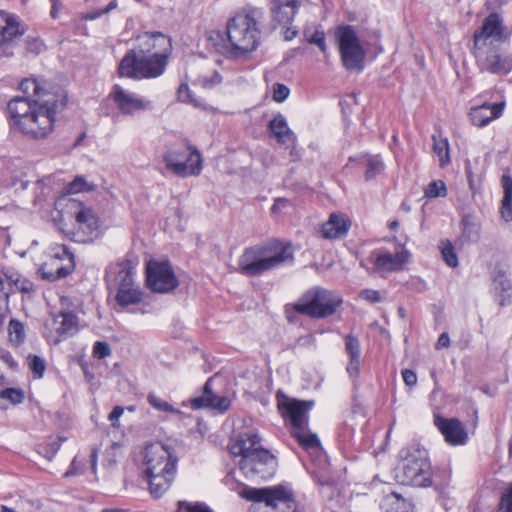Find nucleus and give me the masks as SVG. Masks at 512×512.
<instances>
[{
    "mask_svg": "<svg viewBox=\"0 0 512 512\" xmlns=\"http://www.w3.org/2000/svg\"><path fill=\"white\" fill-rule=\"evenodd\" d=\"M313 400L288 399L279 403L278 408L282 417L289 421L291 431L308 427L309 411L313 408Z\"/></svg>",
    "mask_w": 512,
    "mask_h": 512,
    "instance_id": "obj_18",
    "label": "nucleus"
},
{
    "mask_svg": "<svg viewBox=\"0 0 512 512\" xmlns=\"http://www.w3.org/2000/svg\"><path fill=\"white\" fill-rule=\"evenodd\" d=\"M293 261L291 243L271 239L245 248L238 259V272L247 277H257Z\"/></svg>",
    "mask_w": 512,
    "mask_h": 512,
    "instance_id": "obj_2",
    "label": "nucleus"
},
{
    "mask_svg": "<svg viewBox=\"0 0 512 512\" xmlns=\"http://www.w3.org/2000/svg\"><path fill=\"white\" fill-rule=\"evenodd\" d=\"M450 346V338L448 333H442L436 343V349L447 348Z\"/></svg>",
    "mask_w": 512,
    "mask_h": 512,
    "instance_id": "obj_63",
    "label": "nucleus"
},
{
    "mask_svg": "<svg viewBox=\"0 0 512 512\" xmlns=\"http://www.w3.org/2000/svg\"><path fill=\"white\" fill-rule=\"evenodd\" d=\"M345 351L349 356L346 370L350 376L357 377L360 372L361 347L360 341L356 336L352 334L345 336Z\"/></svg>",
    "mask_w": 512,
    "mask_h": 512,
    "instance_id": "obj_27",
    "label": "nucleus"
},
{
    "mask_svg": "<svg viewBox=\"0 0 512 512\" xmlns=\"http://www.w3.org/2000/svg\"><path fill=\"white\" fill-rule=\"evenodd\" d=\"M447 188L442 180L430 182L424 189V195L428 199L446 196Z\"/></svg>",
    "mask_w": 512,
    "mask_h": 512,
    "instance_id": "obj_42",
    "label": "nucleus"
},
{
    "mask_svg": "<svg viewBox=\"0 0 512 512\" xmlns=\"http://www.w3.org/2000/svg\"><path fill=\"white\" fill-rule=\"evenodd\" d=\"M495 290H500V294L496 297V301H498L500 306H505L509 303L508 297L504 294V292L508 291L511 288V282L503 272H497L493 280Z\"/></svg>",
    "mask_w": 512,
    "mask_h": 512,
    "instance_id": "obj_38",
    "label": "nucleus"
},
{
    "mask_svg": "<svg viewBox=\"0 0 512 512\" xmlns=\"http://www.w3.org/2000/svg\"><path fill=\"white\" fill-rule=\"evenodd\" d=\"M42 95L39 99L16 96L7 104L10 125L33 139L45 138L54 127L56 113L67 104V95Z\"/></svg>",
    "mask_w": 512,
    "mask_h": 512,
    "instance_id": "obj_1",
    "label": "nucleus"
},
{
    "mask_svg": "<svg viewBox=\"0 0 512 512\" xmlns=\"http://www.w3.org/2000/svg\"><path fill=\"white\" fill-rule=\"evenodd\" d=\"M136 268L129 259L111 263L105 270V283L109 295L121 308L136 305L143 300V291L135 281Z\"/></svg>",
    "mask_w": 512,
    "mask_h": 512,
    "instance_id": "obj_5",
    "label": "nucleus"
},
{
    "mask_svg": "<svg viewBox=\"0 0 512 512\" xmlns=\"http://www.w3.org/2000/svg\"><path fill=\"white\" fill-rule=\"evenodd\" d=\"M110 97L123 114H133L146 108V103L142 98L127 92L118 84L113 86Z\"/></svg>",
    "mask_w": 512,
    "mask_h": 512,
    "instance_id": "obj_22",
    "label": "nucleus"
},
{
    "mask_svg": "<svg viewBox=\"0 0 512 512\" xmlns=\"http://www.w3.org/2000/svg\"><path fill=\"white\" fill-rule=\"evenodd\" d=\"M497 512H512V483L503 492Z\"/></svg>",
    "mask_w": 512,
    "mask_h": 512,
    "instance_id": "obj_47",
    "label": "nucleus"
},
{
    "mask_svg": "<svg viewBox=\"0 0 512 512\" xmlns=\"http://www.w3.org/2000/svg\"><path fill=\"white\" fill-rule=\"evenodd\" d=\"M441 253H442V257H443L445 263L449 267L454 268L458 265V257H457V254L455 253L454 247L450 241H447L443 245Z\"/></svg>",
    "mask_w": 512,
    "mask_h": 512,
    "instance_id": "obj_45",
    "label": "nucleus"
},
{
    "mask_svg": "<svg viewBox=\"0 0 512 512\" xmlns=\"http://www.w3.org/2000/svg\"><path fill=\"white\" fill-rule=\"evenodd\" d=\"M410 256V252L406 249L394 254L385 249H375L368 255L371 273L386 277L391 273L400 272L409 262Z\"/></svg>",
    "mask_w": 512,
    "mask_h": 512,
    "instance_id": "obj_16",
    "label": "nucleus"
},
{
    "mask_svg": "<svg viewBox=\"0 0 512 512\" xmlns=\"http://www.w3.org/2000/svg\"><path fill=\"white\" fill-rule=\"evenodd\" d=\"M0 398L10 401V403L17 405L24 401L25 394L20 388H6L0 391Z\"/></svg>",
    "mask_w": 512,
    "mask_h": 512,
    "instance_id": "obj_44",
    "label": "nucleus"
},
{
    "mask_svg": "<svg viewBox=\"0 0 512 512\" xmlns=\"http://www.w3.org/2000/svg\"><path fill=\"white\" fill-rule=\"evenodd\" d=\"M289 93H290V90L286 85L277 83L274 85L273 99L276 102L281 103L287 99V97L289 96Z\"/></svg>",
    "mask_w": 512,
    "mask_h": 512,
    "instance_id": "obj_55",
    "label": "nucleus"
},
{
    "mask_svg": "<svg viewBox=\"0 0 512 512\" xmlns=\"http://www.w3.org/2000/svg\"><path fill=\"white\" fill-rule=\"evenodd\" d=\"M342 303L338 293L316 286L305 291L292 307L300 315L323 319L335 314Z\"/></svg>",
    "mask_w": 512,
    "mask_h": 512,
    "instance_id": "obj_7",
    "label": "nucleus"
},
{
    "mask_svg": "<svg viewBox=\"0 0 512 512\" xmlns=\"http://www.w3.org/2000/svg\"><path fill=\"white\" fill-rule=\"evenodd\" d=\"M298 34V31L296 28L294 27H289L288 25H286V28L283 32V37L285 40L287 41H290L292 39H294Z\"/></svg>",
    "mask_w": 512,
    "mask_h": 512,
    "instance_id": "obj_64",
    "label": "nucleus"
},
{
    "mask_svg": "<svg viewBox=\"0 0 512 512\" xmlns=\"http://www.w3.org/2000/svg\"><path fill=\"white\" fill-rule=\"evenodd\" d=\"M432 140L433 151L439 157L440 166L443 167L450 162L448 140L437 139L435 135L432 136Z\"/></svg>",
    "mask_w": 512,
    "mask_h": 512,
    "instance_id": "obj_39",
    "label": "nucleus"
},
{
    "mask_svg": "<svg viewBox=\"0 0 512 512\" xmlns=\"http://www.w3.org/2000/svg\"><path fill=\"white\" fill-rule=\"evenodd\" d=\"M19 90L24 94L22 97L28 99H39L42 95H67L63 89L56 87L54 91L45 90L37 79L25 78L20 82ZM60 99V97H58Z\"/></svg>",
    "mask_w": 512,
    "mask_h": 512,
    "instance_id": "obj_30",
    "label": "nucleus"
},
{
    "mask_svg": "<svg viewBox=\"0 0 512 512\" xmlns=\"http://www.w3.org/2000/svg\"><path fill=\"white\" fill-rule=\"evenodd\" d=\"M146 282L149 289L156 293H168L179 285L168 261H150L146 267Z\"/></svg>",
    "mask_w": 512,
    "mask_h": 512,
    "instance_id": "obj_17",
    "label": "nucleus"
},
{
    "mask_svg": "<svg viewBox=\"0 0 512 512\" xmlns=\"http://www.w3.org/2000/svg\"><path fill=\"white\" fill-rule=\"evenodd\" d=\"M411 508V503L395 492L384 496L380 503L382 512H410Z\"/></svg>",
    "mask_w": 512,
    "mask_h": 512,
    "instance_id": "obj_34",
    "label": "nucleus"
},
{
    "mask_svg": "<svg viewBox=\"0 0 512 512\" xmlns=\"http://www.w3.org/2000/svg\"><path fill=\"white\" fill-rule=\"evenodd\" d=\"M147 402L156 410L172 414H181V411L174 408L170 403L161 399L154 393H149Z\"/></svg>",
    "mask_w": 512,
    "mask_h": 512,
    "instance_id": "obj_41",
    "label": "nucleus"
},
{
    "mask_svg": "<svg viewBox=\"0 0 512 512\" xmlns=\"http://www.w3.org/2000/svg\"><path fill=\"white\" fill-rule=\"evenodd\" d=\"M340 59L348 71L362 72L365 68L366 50L352 25H339L335 30Z\"/></svg>",
    "mask_w": 512,
    "mask_h": 512,
    "instance_id": "obj_11",
    "label": "nucleus"
},
{
    "mask_svg": "<svg viewBox=\"0 0 512 512\" xmlns=\"http://www.w3.org/2000/svg\"><path fill=\"white\" fill-rule=\"evenodd\" d=\"M290 204L289 200L285 198H277L271 207L272 213H277L285 209Z\"/></svg>",
    "mask_w": 512,
    "mask_h": 512,
    "instance_id": "obj_61",
    "label": "nucleus"
},
{
    "mask_svg": "<svg viewBox=\"0 0 512 512\" xmlns=\"http://www.w3.org/2000/svg\"><path fill=\"white\" fill-rule=\"evenodd\" d=\"M503 43L472 46L471 53L481 72L505 76L512 71V52Z\"/></svg>",
    "mask_w": 512,
    "mask_h": 512,
    "instance_id": "obj_12",
    "label": "nucleus"
},
{
    "mask_svg": "<svg viewBox=\"0 0 512 512\" xmlns=\"http://www.w3.org/2000/svg\"><path fill=\"white\" fill-rule=\"evenodd\" d=\"M29 367L35 378H42L46 369L45 361L42 357L33 355L29 356Z\"/></svg>",
    "mask_w": 512,
    "mask_h": 512,
    "instance_id": "obj_46",
    "label": "nucleus"
},
{
    "mask_svg": "<svg viewBox=\"0 0 512 512\" xmlns=\"http://www.w3.org/2000/svg\"><path fill=\"white\" fill-rule=\"evenodd\" d=\"M360 165L364 168V178L366 181L375 179L384 170V163L379 155H365L360 160Z\"/></svg>",
    "mask_w": 512,
    "mask_h": 512,
    "instance_id": "obj_36",
    "label": "nucleus"
},
{
    "mask_svg": "<svg viewBox=\"0 0 512 512\" xmlns=\"http://www.w3.org/2000/svg\"><path fill=\"white\" fill-rule=\"evenodd\" d=\"M112 353L110 345L105 341H97L93 346V357L97 359H104Z\"/></svg>",
    "mask_w": 512,
    "mask_h": 512,
    "instance_id": "obj_49",
    "label": "nucleus"
},
{
    "mask_svg": "<svg viewBox=\"0 0 512 512\" xmlns=\"http://www.w3.org/2000/svg\"><path fill=\"white\" fill-rule=\"evenodd\" d=\"M301 5L299 0H270L271 20L276 25H290Z\"/></svg>",
    "mask_w": 512,
    "mask_h": 512,
    "instance_id": "obj_21",
    "label": "nucleus"
},
{
    "mask_svg": "<svg viewBox=\"0 0 512 512\" xmlns=\"http://www.w3.org/2000/svg\"><path fill=\"white\" fill-rule=\"evenodd\" d=\"M291 435L305 450H317L321 448L318 436L312 433L308 427L300 430L291 431Z\"/></svg>",
    "mask_w": 512,
    "mask_h": 512,
    "instance_id": "obj_37",
    "label": "nucleus"
},
{
    "mask_svg": "<svg viewBox=\"0 0 512 512\" xmlns=\"http://www.w3.org/2000/svg\"><path fill=\"white\" fill-rule=\"evenodd\" d=\"M66 190L70 194H76L81 192H88L94 190V186L89 184L84 177L77 176L72 182H70Z\"/></svg>",
    "mask_w": 512,
    "mask_h": 512,
    "instance_id": "obj_43",
    "label": "nucleus"
},
{
    "mask_svg": "<svg viewBox=\"0 0 512 512\" xmlns=\"http://www.w3.org/2000/svg\"><path fill=\"white\" fill-rule=\"evenodd\" d=\"M22 33L19 22L14 16L0 12V47L12 42Z\"/></svg>",
    "mask_w": 512,
    "mask_h": 512,
    "instance_id": "obj_29",
    "label": "nucleus"
},
{
    "mask_svg": "<svg viewBox=\"0 0 512 512\" xmlns=\"http://www.w3.org/2000/svg\"><path fill=\"white\" fill-rule=\"evenodd\" d=\"M433 422L449 445L462 446L468 442L467 429L458 418H445L434 414Z\"/></svg>",
    "mask_w": 512,
    "mask_h": 512,
    "instance_id": "obj_19",
    "label": "nucleus"
},
{
    "mask_svg": "<svg viewBox=\"0 0 512 512\" xmlns=\"http://www.w3.org/2000/svg\"><path fill=\"white\" fill-rule=\"evenodd\" d=\"M315 481L321 487H333L335 485V481L327 475H315Z\"/></svg>",
    "mask_w": 512,
    "mask_h": 512,
    "instance_id": "obj_59",
    "label": "nucleus"
},
{
    "mask_svg": "<svg viewBox=\"0 0 512 512\" xmlns=\"http://www.w3.org/2000/svg\"><path fill=\"white\" fill-rule=\"evenodd\" d=\"M286 144H289L288 148H290L289 155L291 157V160L296 162L301 159V153L299 149L297 148V141L296 142H287Z\"/></svg>",
    "mask_w": 512,
    "mask_h": 512,
    "instance_id": "obj_62",
    "label": "nucleus"
},
{
    "mask_svg": "<svg viewBox=\"0 0 512 512\" xmlns=\"http://www.w3.org/2000/svg\"><path fill=\"white\" fill-rule=\"evenodd\" d=\"M117 7V0H111L104 8L98 9L93 12H89L85 15V19L94 20L103 14L109 13L111 10Z\"/></svg>",
    "mask_w": 512,
    "mask_h": 512,
    "instance_id": "obj_54",
    "label": "nucleus"
},
{
    "mask_svg": "<svg viewBox=\"0 0 512 512\" xmlns=\"http://www.w3.org/2000/svg\"><path fill=\"white\" fill-rule=\"evenodd\" d=\"M123 412L124 408L121 406H115L110 412L108 419L111 421L114 428H118L120 426L119 418L122 416Z\"/></svg>",
    "mask_w": 512,
    "mask_h": 512,
    "instance_id": "obj_57",
    "label": "nucleus"
},
{
    "mask_svg": "<svg viewBox=\"0 0 512 512\" xmlns=\"http://www.w3.org/2000/svg\"><path fill=\"white\" fill-rule=\"evenodd\" d=\"M168 59L157 53L149 55L130 49L121 59L117 73L134 80L157 78L165 72Z\"/></svg>",
    "mask_w": 512,
    "mask_h": 512,
    "instance_id": "obj_6",
    "label": "nucleus"
},
{
    "mask_svg": "<svg viewBox=\"0 0 512 512\" xmlns=\"http://www.w3.org/2000/svg\"><path fill=\"white\" fill-rule=\"evenodd\" d=\"M17 290L21 292H32L33 291V283L28 280H16L14 283Z\"/></svg>",
    "mask_w": 512,
    "mask_h": 512,
    "instance_id": "obj_60",
    "label": "nucleus"
},
{
    "mask_svg": "<svg viewBox=\"0 0 512 512\" xmlns=\"http://www.w3.org/2000/svg\"><path fill=\"white\" fill-rule=\"evenodd\" d=\"M212 379H208L203 387V395L190 400V405L197 410L208 407L219 412H225L230 408V400L226 396H217L211 388Z\"/></svg>",
    "mask_w": 512,
    "mask_h": 512,
    "instance_id": "obj_23",
    "label": "nucleus"
},
{
    "mask_svg": "<svg viewBox=\"0 0 512 512\" xmlns=\"http://www.w3.org/2000/svg\"><path fill=\"white\" fill-rule=\"evenodd\" d=\"M349 222L342 216L331 214L321 228L323 238L337 239L344 237L349 230Z\"/></svg>",
    "mask_w": 512,
    "mask_h": 512,
    "instance_id": "obj_28",
    "label": "nucleus"
},
{
    "mask_svg": "<svg viewBox=\"0 0 512 512\" xmlns=\"http://www.w3.org/2000/svg\"><path fill=\"white\" fill-rule=\"evenodd\" d=\"M61 439L58 440H51L44 446H42V452L44 453V456L51 460L55 454L59 451L61 447Z\"/></svg>",
    "mask_w": 512,
    "mask_h": 512,
    "instance_id": "obj_52",
    "label": "nucleus"
},
{
    "mask_svg": "<svg viewBox=\"0 0 512 512\" xmlns=\"http://www.w3.org/2000/svg\"><path fill=\"white\" fill-rule=\"evenodd\" d=\"M260 442L261 438L256 433L240 434L236 442L230 445L229 451L232 455L241 456V459H244V455L249 454Z\"/></svg>",
    "mask_w": 512,
    "mask_h": 512,
    "instance_id": "obj_32",
    "label": "nucleus"
},
{
    "mask_svg": "<svg viewBox=\"0 0 512 512\" xmlns=\"http://www.w3.org/2000/svg\"><path fill=\"white\" fill-rule=\"evenodd\" d=\"M178 459L173 450L157 442L145 448V476L153 498H160L171 486L177 470Z\"/></svg>",
    "mask_w": 512,
    "mask_h": 512,
    "instance_id": "obj_3",
    "label": "nucleus"
},
{
    "mask_svg": "<svg viewBox=\"0 0 512 512\" xmlns=\"http://www.w3.org/2000/svg\"><path fill=\"white\" fill-rule=\"evenodd\" d=\"M75 269L74 254L66 245L54 249L50 262L44 263L38 269L43 280L54 282L70 275Z\"/></svg>",
    "mask_w": 512,
    "mask_h": 512,
    "instance_id": "obj_15",
    "label": "nucleus"
},
{
    "mask_svg": "<svg viewBox=\"0 0 512 512\" xmlns=\"http://www.w3.org/2000/svg\"><path fill=\"white\" fill-rule=\"evenodd\" d=\"M305 35H307L305 33ZM307 41L310 44H315L319 47L321 52L325 53L327 51V45H326V39H325V33L321 30H315L312 35L306 36Z\"/></svg>",
    "mask_w": 512,
    "mask_h": 512,
    "instance_id": "obj_50",
    "label": "nucleus"
},
{
    "mask_svg": "<svg viewBox=\"0 0 512 512\" xmlns=\"http://www.w3.org/2000/svg\"><path fill=\"white\" fill-rule=\"evenodd\" d=\"M501 186L503 189V199L501 201L500 214L506 221H512V177L503 174L501 177Z\"/></svg>",
    "mask_w": 512,
    "mask_h": 512,
    "instance_id": "obj_33",
    "label": "nucleus"
},
{
    "mask_svg": "<svg viewBox=\"0 0 512 512\" xmlns=\"http://www.w3.org/2000/svg\"><path fill=\"white\" fill-rule=\"evenodd\" d=\"M138 47L141 53L153 55L157 53L169 58L172 52V40L161 32H144L137 37Z\"/></svg>",
    "mask_w": 512,
    "mask_h": 512,
    "instance_id": "obj_20",
    "label": "nucleus"
},
{
    "mask_svg": "<svg viewBox=\"0 0 512 512\" xmlns=\"http://www.w3.org/2000/svg\"><path fill=\"white\" fill-rule=\"evenodd\" d=\"M178 100L184 103L196 104V100L193 98L192 91L186 83L180 84L177 90Z\"/></svg>",
    "mask_w": 512,
    "mask_h": 512,
    "instance_id": "obj_51",
    "label": "nucleus"
},
{
    "mask_svg": "<svg viewBox=\"0 0 512 512\" xmlns=\"http://www.w3.org/2000/svg\"><path fill=\"white\" fill-rule=\"evenodd\" d=\"M248 501L263 503L266 512H296V501L293 491L284 486L253 488L245 487L240 493Z\"/></svg>",
    "mask_w": 512,
    "mask_h": 512,
    "instance_id": "obj_10",
    "label": "nucleus"
},
{
    "mask_svg": "<svg viewBox=\"0 0 512 512\" xmlns=\"http://www.w3.org/2000/svg\"><path fill=\"white\" fill-rule=\"evenodd\" d=\"M54 323L57 325L55 330L60 336H67L77 331L78 319L72 312H60L54 317Z\"/></svg>",
    "mask_w": 512,
    "mask_h": 512,
    "instance_id": "obj_35",
    "label": "nucleus"
},
{
    "mask_svg": "<svg viewBox=\"0 0 512 512\" xmlns=\"http://www.w3.org/2000/svg\"><path fill=\"white\" fill-rule=\"evenodd\" d=\"M163 162L168 171L181 178L198 176L202 171L201 154L187 139L177 140L163 155Z\"/></svg>",
    "mask_w": 512,
    "mask_h": 512,
    "instance_id": "obj_9",
    "label": "nucleus"
},
{
    "mask_svg": "<svg viewBox=\"0 0 512 512\" xmlns=\"http://www.w3.org/2000/svg\"><path fill=\"white\" fill-rule=\"evenodd\" d=\"M268 129L270 135L276 138L279 144L284 145L287 142L297 141V136L288 127L287 121L282 114H278L272 120H270Z\"/></svg>",
    "mask_w": 512,
    "mask_h": 512,
    "instance_id": "obj_26",
    "label": "nucleus"
},
{
    "mask_svg": "<svg viewBox=\"0 0 512 512\" xmlns=\"http://www.w3.org/2000/svg\"><path fill=\"white\" fill-rule=\"evenodd\" d=\"M461 233L458 242L461 245L477 241L480 237L481 223L474 214H464L460 220Z\"/></svg>",
    "mask_w": 512,
    "mask_h": 512,
    "instance_id": "obj_25",
    "label": "nucleus"
},
{
    "mask_svg": "<svg viewBox=\"0 0 512 512\" xmlns=\"http://www.w3.org/2000/svg\"><path fill=\"white\" fill-rule=\"evenodd\" d=\"M511 34L503 17L498 12H491L484 18L481 27L474 31L473 46L504 43Z\"/></svg>",
    "mask_w": 512,
    "mask_h": 512,
    "instance_id": "obj_14",
    "label": "nucleus"
},
{
    "mask_svg": "<svg viewBox=\"0 0 512 512\" xmlns=\"http://www.w3.org/2000/svg\"><path fill=\"white\" fill-rule=\"evenodd\" d=\"M8 311V293L3 291V279L0 277V327Z\"/></svg>",
    "mask_w": 512,
    "mask_h": 512,
    "instance_id": "obj_53",
    "label": "nucleus"
},
{
    "mask_svg": "<svg viewBox=\"0 0 512 512\" xmlns=\"http://www.w3.org/2000/svg\"><path fill=\"white\" fill-rule=\"evenodd\" d=\"M75 220L79 230L85 235H92L99 228V220L91 208L81 206L75 214Z\"/></svg>",
    "mask_w": 512,
    "mask_h": 512,
    "instance_id": "obj_31",
    "label": "nucleus"
},
{
    "mask_svg": "<svg viewBox=\"0 0 512 512\" xmlns=\"http://www.w3.org/2000/svg\"><path fill=\"white\" fill-rule=\"evenodd\" d=\"M10 341L18 346L25 340V328L22 322L12 318L8 325Z\"/></svg>",
    "mask_w": 512,
    "mask_h": 512,
    "instance_id": "obj_40",
    "label": "nucleus"
},
{
    "mask_svg": "<svg viewBox=\"0 0 512 512\" xmlns=\"http://www.w3.org/2000/svg\"><path fill=\"white\" fill-rule=\"evenodd\" d=\"M402 483L405 485L427 487L431 484V465L428 452L419 444H412L401 449Z\"/></svg>",
    "mask_w": 512,
    "mask_h": 512,
    "instance_id": "obj_8",
    "label": "nucleus"
},
{
    "mask_svg": "<svg viewBox=\"0 0 512 512\" xmlns=\"http://www.w3.org/2000/svg\"><path fill=\"white\" fill-rule=\"evenodd\" d=\"M359 296L370 303H378L382 300L380 292L373 289H364Z\"/></svg>",
    "mask_w": 512,
    "mask_h": 512,
    "instance_id": "obj_56",
    "label": "nucleus"
},
{
    "mask_svg": "<svg viewBox=\"0 0 512 512\" xmlns=\"http://www.w3.org/2000/svg\"><path fill=\"white\" fill-rule=\"evenodd\" d=\"M239 469L251 480H267L274 476L277 469L276 457L261 444L255 445L244 459L239 461Z\"/></svg>",
    "mask_w": 512,
    "mask_h": 512,
    "instance_id": "obj_13",
    "label": "nucleus"
},
{
    "mask_svg": "<svg viewBox=\"0 0 512 512\" xmlns=\"http://www.w3.org/2000/svg\"><path fill=\"white\" fill-rule=\"evenodd\" d=\"M179 508H185L187 512H214L208 505L203 502L190 503L187 501H179Z\"/></svg>",
    "mask_w": 512,
    "mask_h": 512,
    "instance_id": "obj_48",
    "label": "nucleus"
},
{
    "mask_svg": "<svg viewBox=\"0 0 512 512\" xmlns=\"http://www.w3.org/2000/svg\"><path fill=\"white\" fill-rule=\"evenodd\" d=\"M504 107V101L494 104L484 103L480 106L472 107L469 112V118L474 126L482 128L499 118L503 113Z\"/></svg>",
    "mask_w": 512,
    "mask_h": 512,
    "instance_id": "obj_24",
    "label": "nucleus"
},
{
    "mask_svg": "<svg viewBox=\"0 0 512 512\" xmlns=\"http://www.w3.org/2000/svg\"><path fill=\"white\" fill-rule=\"evenodd\" d=\"M263 12L253 8L247 12L238 13L227 23V37L230 46L227 53L231 58L244 56L258 47L260 43L259 29Z\"/></svg>",
    "mask_w": 512,
    "mask_h": 512,
    "instance_id": "obj_4",
    "label": "nucleus"
},
{
    "mask_svg": "<svg viewBox=\"0 0 512 512\" xmlns=\"http://www.w3.org/2000/svg\"><path fill=\"white\" fill-rule=\"evenodd\" d=\"M402 378L407 386L413 387L417 384V375L413 370L404 369L402 371Z\"/></svg>",
    "mask_w": 512,
    "mask_h": 512,
    "instance_id": "obj_58",
    "label": "nucleus"
}]
</instances>
